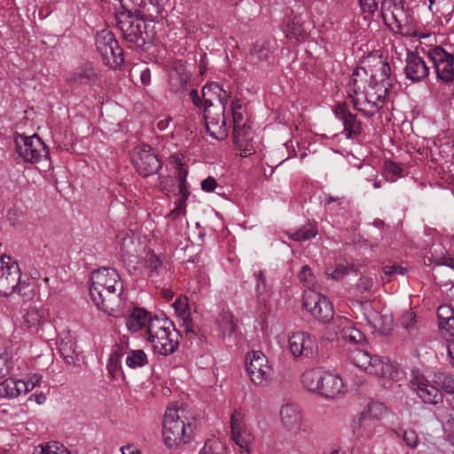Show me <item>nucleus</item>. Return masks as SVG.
I'll return each instance as SVG.
<instances>
[{
    "instance_id": "nucleus-1",
    "label": "nucleus",
    "mask_w": 454,
    "mask_h": 454,
    "mask_svg": "<svg viewBox=\"0 0 454 454\" xmlns=\"http://www.w3.org/2000/svg\"><path fill=\"white\" fill-rule=\"evenodd\" d=\"M90 280L94 304L109 316H115L126 301L119 273L113 268L102 267L91 272Z\"/></svg>"
},
{
    "instance_id": "nucleus-2",
    "label": "nucleus",
    "mask_w": 454,
    "mask_h": 454,
    "mask_svg": "<svg viewBox=\"0 0 454 454\" xmlns=\"http://www.w3.org/2000/svg\"><path fill=\"white\" fill-rule=\"evenodd\" d=\"M194 427L184 416L182 407L167 408L163 419L162 436L165 445L176 449L188 443L193 434Z\"/></svg>"
},
{
    "instance_id": "nucleus-3",
    "label": "nucleus",
    "mask_w": 454,
    "mask_h": 454,
    "mask_svg": "<svg viewBox=\"0 0 454 454\" xmlns=\"http://www.w3.org/2000/svg\"><path fill=\"white\" fill-rule=\"evenodd\" d=\"M14 293L25 300L32 299L35 294L30 283L21 280L18 262L9 255H3L0 257V295L9 296Z\"/></svg>"
},
{
    "instance_id": "nucleus-4",
    "label": "nucleus",
    "mask_w": 454,
    "mask_h": 454,
    "mask_svg": "<svg viewBox=\"0 0 454 454\" xmlns=\"http://www.w3.org/2000/svg\"><path fill=\"white\" fill-rule=\"evenodd\" d=\"M145 339L153 350L162 356L173 354L179 345V334L173 324L164 317H154L145 331Z\"/></svg>"
},
{
    "instance_id": "nucleus-5",
    "label": "nucleus",
    "mask_w": 454,
    "mask_h": 454,
    "mask_svg": "<svg viewBox=\"0 0 454 454\" xmlns=\"http://www.w3.org/2000/svg\"><path fill=\"white\" fill-rule=\"evenodd\" d=\"M368 73L364 67L354 69L347 85V93L352 99L356 111L367 117H372L379 112V106L375 101H371L366 93Z\"/></svg>"
},
{
    "instance_id": "nucleus-6",
    "label": "nucleus",
    "mask_w": 454,
    "mask_h": 454,
    "mask_svg": "<svg viewBox=\"0 0 454 454\" xmlns=\"http://www.w3.org/2000/svg\"><path fill=\"white\" fill-rule=\"evenodd\" d=\"M145 20L150 19L141 17L138 12H136V8L129 4L116 14L117 27L123 37L127 42L137 47H142L145 43L143 35Z\"/></svg>"
},
{
    "instance_id": "nucleus-7",
    "label": "nucleus",
    "mask_w": 454,
    "mask_h": 454,
    "mask_svg": "<svg viewBox=\"0 0 454 454\" xmlns=\"http://www.w3.org/2000/svg\"><path fill=\"white\" fill-rule=\"evenodd\" d=\"M15 144L19 157L26 162L36 164L48 161L50 158L47 146L36 134L32 136L17 134Z\"/></svg>"
},
{
    "instance_id": "nucleus-8",
    "label": "nucleus",
    "mask_w": 454,
    "mask_h": 454,
    "mask_svg": "<svg viewBox=\"0 0 454 454\" xmlns=\"http://www.w3.org/2000/svg\"><path fill=\"white\" fill-rule=\"evenodd\" d=\"M380 11L385 24L394 33L404 34V29L412 23L404 0H384Z\"/></svg>"
},
{
    "instance_id": "nucleus-9",
    "label": "nucleus",
    "mask_w": 454,
    "mask_h": 454,
    "mask_svg": "<svg viewBox=\"0 0 454 454\" xmlns=\"http://www.w3.org/2000/svg\"><path fill=\"white\" fill-rule=\"evenodd\" d=\"M287 350L295 359H312L318 354V341L317 337L309 332L294 331L288 333Z\"/></svg>"
},
{
    "instance_id": "nucleus-10",
    "label": "nucleus",
    "mask_w": 454,
    "mask_h": 454,
    "mask_svg": "<svg viewBox=\"0 0 454 454\" xmlns=\"http://www.w3.org/2000/svg\"><path fill=\"white\" fill-rule=\"evenodd\" d=\"M247 371L251 381L259 387H267L273 380L274 371L267 356L260 350L247 355Z\"/></svg>"
},
{
    "instance_id": "nucleus-11",
    "label": "nucleus",
    "mask_w": 454,
    "mask_h": 454,
    "mask_svg": "<svg viewBox=\"0 0 454 454\" xmlns=\"http://www.w3.org/2000/svg\"><path fill=\"white\" fill-rule=\"evenodd\" d=\"M95 43L106 66L115 69L123 64V51L112 32L102 30L98 33Z\"/></svg>"
},
{
    "instance_id": "nucleus-12",
    "label": "nucleus",
    "mask_w": 454,
    "mask_h": 454,
    "mask_svg": "<svg viewBox=\"0 0 454 454\" xmlns=\"http://www.w3.org/2000/svg\"><path fill=\"white\" fill-rule=\"evenodd\" d=\"M303 307L317 321L326 324L334 320V310L328 298L315 290H307L303 294Z\"/></svg>"
},
{
    "instance_id": "nucleus-13",
    "label": "nucleus",
    "mask_w": 454,
    "mask_h": 454,
    "mask_svg": "<svg viewBox=\"0 0 454 454\" xmlns=\"http://www.w3.org/2000/svg\"><path fill=\"white\" fill-rule=\"evenodd\" d=\"M40 374H27L23 378L9 377L0 382V398L13 399L32 391L42 382Z\"/></svg>"
},
{
    "instance_id": "nucleus-14",
    "label": "nucleus",
    "mask_w": 454,
    "mask_h": 454,
    "mask_svg": "<svg viewBox=\"0 0 454 454\" xmlns=\"http://www.w3.org/2000/svg\"><path fill=\"white\" fill-rule=\"evenodd\" d=\"M226 106H206L204 109V118L207 133L212 137L223 140L228 136L229 129L231 128V120L225 115Z\"/></svg>"
},
{
    "instance_id": "nucleus-15",
    "label": "nucleus",
    "mask_w": 454,
    "mask_h": 454,
    "mask_svg": "<svg viewBox=\"0 0 454 454\" xmlns=\"http://www.w3.org/2000/svg\"><path fill=\"white\" fill-rule=\"evenodd\" d=\"M426 55L434 65L437 79L449 83L454 82V55L442 46L429 48Z\"/></svg>"
},
{
    "instance_id": "nucleus-16",
    "label": "nucleus",
    "mask_w": 454,
    "mask_h": 454,
    "mask_svg": "<svg viewBox=\"0 0 454 454\" xmlns=\"http://www.w3.org/2000/svg\"><path fill=\"white\" fill-rule=\"evenodd\" d=\"M131 158L137 171L144 177L158 173L162 166L152 147L146 145L134 148Z\"/></svg>"
},
{
    "instance_id": "nucleus-17",
    "label": "nucleus",
    "mask_w": 454,
    "mask_h": 454,
    "mask_svg": "<svg viewBox=\"0 0 454 454\" xmlns=\"http://www.w3.org/2000/svg\"><path fill=\"white\" fill-rule=\"evenodd\" d=\"M349 358L356 367L368 374L385 377L390 369V365L385 363L381 357L371 356L369 352L361 348H355L351 351Z\"/></svg>"
},
{
    "instance_id": "nucleus-18",
    "label": "nucleus",
    "mask_w": 454,
    "mask_h": 454,
    "mask_svg": "<svg viewBox=\"0 0 454 454\" xmlns=\"http://www.w3.org/2000/svg\"><path fill=\"white\" fill-rule=\"evenodd\" d=\"M418 397L426 404L437 405L443 401V395L427 378L419 372H412L411 380Z\"/></svg>"
},
{
    "instance_id": "nucleus-19",
    "label": "nucleus",
    "mask_w": 454,
    "mask_h": 454,
    "mask_svg": "<svg viewBox=\"0 0 454 454\" xmlns=\"http://www.w3.org/2000/svg\"><path fill=\"white\" fill-rule=\"evenodd\" d=\"M231 439L240 449L249 451L254 442L251 430L246 424L245 414L235 410L231 417Z\"/></svg>"
},
{
    "instance_id": "nucleus-20",
    "label": "nucleus",
    "mask_w": 454,
    "mask_h": 454,
    "mask_svg": "<svg viewBox=\"0 0 454 454\" xmlns=\"http://www.w3.org/2000/svg\"><path fill=\"white\" fill-rule=\"evenodd\" d=\"M191 74L184 63L182 60L174 61L168 70V90L174 94L183 95L187 90Z\"/></svg>"
},
{
    "instance_id": "nucleus-21",
    "label": "nucleus",
    "mask_w": 454,
    "mask_h": 454,
    "mask_svg": "<svg viewBox=\"0 0 454 454\" xmlns=\"http://www.w3.org/2000/svg\"><path fill=\"white\" fill-rule=\"evenodd\" d=\"M333 330L349 344L363 346L366 343L365 335L346 317H336L333 322Z\"/></svg>"
},
{
    "instance_id": "nucleus-22",
    "label": "nucleus",
    "mask_w": 454,
    "mask_h": 454,
    "mask_svg": "<svg viewBox=\"0 0 454 454\" xmlns=\"http://www.w3.org/2000/svg\"><path fill=\"white\" fill-rule=\"evenodd\" d=\"M429 67L418 52L408 51L405 59L404 74L412 82H419L429 75Z\"/></svg>"
},
{
    "instance_id": "nucleus-23",
    "label": "nucleus",
    "mask_w": 454,
    "mask_h": 454,
    "mask_svg": "<svg viewBox=\"0 0 454 454\" xmlns=\"http://www.w3.org/2000/svg\"><path fill=\"white\" fill-rule=\"evenodd\" d=\"M368 82L389 90L393 82L389 63L381 55L374 58Z\"/></svg>"
},
{
    "instance_id": "nucleus-24",
    "label": "nucleus",
    "mask_w": 454,
    "mask_h": 454,
    "mask_svg": "<svg viewBox=\"0 0 454 454\" xmlns=\"http://www.w3.org/2000/svg\"><path fill=\"white\" fill-rule=\"evenodd\" d=\"M153 318L154 317H152L151 313L145 309L134 308L125 318L126 327L131 333L142 332L145 337V331Z\"/></svg>"
},
{
    "instance_id": "nucleus-25",
    "label": "nucleus",
    "mask_w": 454,
    "mask_h": 454,
    "mask_svg": "<svg viewBox=\"0 0 454 454\" xmlns=\"http://www.w3.org/2000/svg\"><path fill=\"white\" fill-rule=\"evenodd\" d=\"M302 419L301 409L296 403H286L280 409V420L287 431L299 432L302 425Z\"/></svg>"
},
{
    "instance_id": "nucleus-26",
    "label": "nucleus",
    "mask_w": 454,
    "mask_h": 454,
    "mask_svg": "<svg viewBox=\"0 0 454 454\" xmlns=\"http://www.w3.org/2000/svg\"><path fill=\"white\" fill-rule=\"evenodd\" d=\"M231 124L233 129V136L239 138L247 135L251 129L249 120L246 110L243 108L239 100L236 99L231 102Z\"/></svg>"
},
{
    "instance_id": "nucleus-27",
    "label": "nucleus",
    "mask_w": 454,
    "mask_h": 454,
    "mask_svg": "<svg viewBox=\"0 0 454 454\" xmlns=\"http://www.w3.org/2000/svg\"><path fill=\"white\" fill-rule=\"evenodd\" d=\"M203 106L212 107L213 106H226L230 98L227 92L218 82H210L202 89Z\"/></svg>"
},
{
    "instance_id": "nucleus-28",
    "label": "nucleus",
    "mask_w": 454,
    "mask_h": 454,
    "mask_svg": "<svg viewBox=\"0 0 454 454\" xmlns=\"http://www.w3.org/2000/svg\"><path fill=\"white\" fill-rule=\"evenodd\" d=\"M346 390V386L340 375L328 371L318 395L326 399H334L342 396Z\"/></svg>"
},
{
    "instance_id": "nucleus-29",
    "label": "nucleus",
    "mask_w": 454,
    "mask_h": 454,
    "mask_svg": "<svg viewBox=\"0 0 454 454\" xmlns=\"http://www.w3.org/2000/svg\"><path fill=\"white\" fill-rule=\"evenodd\" d=\"M334 114L337 118L342 121L346 137L351 138L353 136H357L362 132V123L357 121L356 116L346 110L345 104L339 105Z\"/></svg>"
},
{
    "instance_id": "nucleus-30",
    "label": "nucleus",
    "mask_w": 454,
    "mask_h": 454,
    "mask_svg": "<svg viewBox=\"0 0 454 454\" xmlns=\"http://www.w3.org/2000/svg\"><path fill=\"white\" fill-rule=\"evenodd\" d=\"M128 340H120L119 342L115 343L111 349L109 359L107 362L108 373L114 377L116 373L121 369V359L129 350Z\"/></svg>"
},
{
    "instance_id": "nucleus-31",
    "label": "nucleus",
    "mask_w": 454,
    "mask_h": 454,
    "mask_svg": "<svg viewBox=\"0 0 454 454\" xmlns=\"http://www.w3.org/2000/svg\"><path fill=\"white\" fill-rule=\"evenodd\" d=\"M166 0H137L133 7L143 18L154 20L164 11Z\"/></svg>"
},
{
    "instance_id": "nucleus-32",
    "label": "nucleus",
    "mask_w": 454,
    "mask_h": 454,
    "mask_svg": "<svg viewBox=\"0 0 454 454\" xmlns=\"http://www.w3.org/2000/svg\"><path fill=\"white\" fill-rule=\"evenodd\" d=\"M434 416L442 427L445 440L450 446L454 447V414L450 413L445 407L439 406L434 410Z\"/></svg>"
},
{
    "instance_id": "nucleus-33",
    "label": "nucleus",
    "mask_w": 454,
    "mask_h": 454,
    "mask_svg": "<svg viewBox=\"0 0 454 454\" xmlns=\"http://www.w3.org/2000/svg\"><path fill=\"white\" fill-rule=\"evenodd\" d=\"M380 424L361 413L354 422L353 433L358 439L369 440L375 434Z\"/></svg>"
},
{
    "instance_id": "nucleus-34",
    "label": "nucleus",
    "mask_w": 454,
    "mask_h": 454,
    "mask_svg": "<svg viewBox=\"0 0 454 454\" xmlns=\"http://www.w3.org/2000/svg\"><path fill=\"white\" fill-rule=\"evenodd\" d=\"M98 81V75L95 70L86 66L76 70L69 78V83L74 88L82 86H92Z\"/></svg>"
},
{
    "instance_id": "nucleus-35",
    "label": "nucleus",
    "mask_w": 454,
    "mask_h": 454,
    "mask_svg": "<svg viewBox=\"0 0 454 454\" xmlns=\"http://www.w3.org/2000/svg\"><path fill=\"white\" fill-rule=\"evenodd\" d=\"M120 248L123 259H129L138 255L142 245L133 233L126 232L121 237Z\"/></svg>"
},
{
    "instance_id": "nucleus-36",
    "label": "nucleus",
    "mask_w": 454,
    "mask_h": 454,
    "mask_svg": "<svg viewBox=\"0 0 454 454\" xmlns=\"http://www.w3.org/2000/svg\"><path fill=\"white\" fill-rule=\"evenodd\" d=\"M324 368L316 367L306 370L301 375V383L304 389L313 394L318 395L320 390L318 382L323 380L322 377Z\"/></svg>"
},
{
    "instance_id": "nucleus-37",
    "label": "nucleus",
    "mask_w": 454,
    "mask_h": 454,
    "mask_svg": "<svg viewBox=\"0 0 454 454\" xmlns=\"http://www.w3.org/2000/svg\"><path fill=\"white\" fill-rule=\"evenodd\" d=\"M44 323L45 316L37 308L30 307L23 315V325L32 333H38Z\"/></svg>"
},
{
    "instance_id": "nucleus-38",
    "label": "nucleus",
    "mask_w": 454,
    "mask_h": 454,
    "mask_svg": "<svg viewBox=\"0 0 454 454\" xmlns=\"http://www.w3.org/2000/svg\"><path fill=\"white\" fill-rule=\"evenodd\" d=\"M164 260L161 255L156 254L153 251H149L145 259V268L149 271V277L154 278L160 276L164 270Z\"/></svg>"
},
{
    "instance_id": "nucleus-39",
    "label": "nucleus",
    "mask_w": 454,
    "mask_h": 454,
    "mask_svg": "<svg viewBox=\"0 0 454 454\" xmlns=\"http://www.w3.org/2000/svg\"><path fill=\"white\" fill-rule=\"evenodd\" d=\"M318 233L317 223H309L301 228L288 233L289 238L294 241H307L315 238Z\"/></svg>"
},
{
    "instance_id": "nucleus-40",
    "label": "nucleus",
    "mask_w": 454,
    "mask_h": 454,
    "mask_svg": "<svg viewBox=\"0 0 454 454\" xmlns=\"http://www.w3.org/2000/svg\"><path fill=\"white\" fill-rule=\"evenodd\" d=\"M216 325L218 331L223 337L231 335L236 327L233 315L230 312L220 313L216 319Z\"/></svg>"
},
{
    "instance_id": "nucleus-41",
    "label": "nucleus",
    "mask_w": 454,
    "mask_h": 454,
    "mask_svg": "<svg viewBox=\"0 0 454 454\" xmlns=\"http://www.w3.org/2000/svg\"><path fill=\"white\" fill-rule=\"evenodd\" d=\"M126 354L125 363L130 369L141 368L148 363L147 356L142 349L128 350Z\"/></svg>"
},
{
    "instance_id": "nucleus-42",
    "label": "nucleus",
    "mask_w": 454,
    "mask_h": 454,
    "mask_svg": "<svg viewBox=\"0 0 454 454\" xmlns=\"http://www.w3.org/2000/svg\"><path fill=\"white\" fill-rule=\"evenodd\" d=\"M176 315L184 321L186 331H190L191 320L189 318V304L186 297H179L173 303Z\"/></svg>"
},
{
    "instance_id": "nucleus-43",
    "label": "nucleus",
    "mask_w": 454,
    "mask_h": 454,
    "mask_svg": "<svg viewBox=\"0 0 454 454\" xmlns=\"http://www.w3.org/2000/svg\"><path fill=\"white\" fill-rule=\"evenodd\" d=\"M387 90H388L371 82H367L366 83L367 97L370 98L371 101H375V104L379 106V110L383 106Z\"/></svg>"
},
{
    "instance_id": "nucleus-44",
    "label": "nucleus",
    "mask_w": 454,
    "mask_h": 454,
    "mask_svg": "<svg viewBox=\"0 0 454 454\" xmlns=\"http://www.w3.org/2000/svg\"><path fill=\"white\" fill-rule=\"evenodd\" d=\"M433 380L435 384L440 386L447 395L454 393V376L443 372H436L434 374Z\"/></svg>"
},
{
    "instance_id": "nucleus-45",
    "label": "nucleus",
    "mask_w": 454,
    "mask_h": 454,
    "mask_svg": "<svg viewBox=\"0 0 454 454\" xmlns=\"http://www.w3.org/2000/svg\"><path fill=\"white\" fill-rule=\"evenodd\" d=\"M387 411V409L382 403L375 402L370 403L366 411L362 413L380 424V421L386 416Z\"/></svg>"
},
{
    "instance_id": "nucleus-46",
    "label": "nucleus",
    "mask_w": 454,
    "mask_h": 454,
    "mask_svg": "<svg viewBox=\"0 0 454 454\" xmlns=\"http://www.w3.org/2000/svg\"><path fill=\"white\" fill-rule=\"evenodd\" d=\"M59 352L65 360V363L68 365H74L77 360L75 355L74 343L72 340L64 341L61 340L59 345Z\"/></svg>"
},
{
    "instance_id": "nucleus-47",
    "label": "nucleus",
    "mask_w": 454,
    "mask_h": 454,
    "mask_svg": "<svg viewBox=\"0 0 454 454\" xmlns=\"http://www.w3.org/2000/svg\"><path fill=\"white\" fill-rule=\"evenodd\" d=\"M179 193L181 195V199L177 200L176 205L174 209L171 210L170 215L176 216L179 214H184L185 208V200L189 197L188 192V184L187 182H181L178 184Z\"/></svg>"
},
{
    "instance_id": "nucleus-48",
    "label": "nucleus",
    "mask_w": 454,
    "mask_h": 454,
    "mask_svg": "<svg viewBox=\"0 0 454 454\" xmlns=\"http://www.w3.org/2000/svg\"><path fill=\"white\" fill-rule=\"evenodd\" d=\"M14 367V358L12 353L0 350V378L9 374Z\"/></svg>"
},
{
    "instance_id": "nucleus-49",
    "label": "nucleus",
    "mask_w": 454,
    "mask_h": 454,
    "mask_svg": "<svg viewBox=\"0 0 454 454\" xmlns=\"http://www.w3.org/2000/svg\"><path fill=\"white\" fill-rule=\"evenodd\" d=\"M358 4L364 18L367 20L378 12L380 0H358Z\"/></svg>"
},
{
    "instance_id": "nucleus-50",
    "label": "nucleus",
    "mask_w": 454,
    "mask_h": 454,
    "mask_svg": "<svg viewBox=\"0 0 454 454\" xmlns=\"http://www.w3.org/2000/svg\"><path fill=\"white\" fill-rule=\"evenodd\" d=\"M349 270L347 262H340L327 268L326 275L333 280H340L349 273Z\"/></svg>"
},
{
    "instance_id": "nucleus-51",
    "label": "nucleus",
    "mask_w": 454,
    "mask_h": 454,
    "mask_svg": "<svg viewBox=\"0 0 454 454\" xmlns=\"http://www.w3.org/2000/svg\"><path fill=\"white\" fill-rule=\"evenodd\" d=\"M251 53L259 60H268L271 55L270 43L267 42H256L253 45Z\"/></svg>"
},
{
    "instance_id": "nucleus-52",
    "label": "nucleus",
    "mask_w": 454,
    "mask_h": 454,
    "mask_svg": "<svg viewBox=\"0 0 454 454\" xmlns=\"http://www.w3.org/2000/svg\"><path fill=\"white\" fill-rule=\"evenodd\" d=\"M39 448L40 450H36L34 454H70L67 449L55 442L42 444Z\"/></svg>"
},
{
    "instance_id": "nucleus-53",
    "label": "nucleus",
    "mask_w": 454,
    "mask_h": 454,
    "mask_svg": "<svg viewBox=\"0 0 454 454\" xmlns=\"http://www.w3.org/2000/svg\"><path fill=\"white\" fill-rule=\"evenodd\" d=\"M300 281L308 287V290H313L312 287L316 285V278L311 270V269L308 265L302 266L299 274H298Z\"/></svg>"
},
{
    "instance_id": "nucleus-54",
    "label": "nucleus",
    "mask_w": 454,
    "mask_h": 454,
    "mask_svg": "<svg viewBox=\"0 0 454 454\" xmlns=\"http://www.w3.org/2000/svg\"><path fill=\"white\" fill-rule=\"evenodd\" d=\"M286 37L289 39H294L296 41H301L304 39V29L298 22H291L287 25L286 30Z\"/></svg>"
},
{
    "instance_id": "nucleus-55",
    "label": "nucleus",
    "mask_w": 454,
    "mask_h": 454,
    "mask_svg": "<svg viewBox=\"0 0 454 454\" xmlns=\"http://www.w3.org/2000/svg\"><path fill=\"white\" fill-rule=\"evenodd\" d=\"M223 445L221 442L208 440L199 454H223Z\"/></svg>"
},
{
    "instance_id": "nucleus-56",
    "label": "nucleus",
    "mask_w": 454,
    "mask_h": 454,
    "mask_svg": "<svg viewBox=\"0 0 454 454\" xmlns=\"http://www.w3.org/2000/svg\"><path fill=\"white\" fill-rule=\"evenodd\" d=\"M401 325L408 331H412L416 325V315L414 312L407 311L400 318Z\"/></svg>"
},
{
    "instance_id": "nucleus-57",
    "label": "nucleus",
    "mask_w": 454,
    "mask_h": 454,
    "mask_svg": "<svg viewBox=\"0 0 454 454\" xmlns=\"http://www.w3.org/2000/svg\"><path fill=\"white\" fill-rule=\"evenodd\" d=\"M403 440L411 449H415L419 444V437L415 430L406 429L403 434Z\"/></svg>"
},
{
    "instance_id": "nucleus-58",
    "label": "nucleus",
    "mask_w": 454,
    "mask_h": 454,
    "mask_svg": "<svg viewBox=\"0 0 454 454\" xmlns=\"http://www.w3.org/2000/svg\"><path fill=\"white\" fill-rule=\"evenodd\" d=\"M437 317L439 319V325L443 321H448L450 318H454V310L450 305H441L437 309Z\"/></svg>"
},
{
    "instance_id": "nucleus-59",
    "label": "nucleus",
    "mask_w": 454,
    "mask_h": 454,
    "mask_svg": "<svg viewBox=\"0 0 454 454\" xmlns=\"http://www.w3.org/2000/svg\"><path fill=\"white\" fill-rule=\"evenodd\" d=\"M385 169L389 173L396 176H401L403 174V168L398 163L388 160L385 162Z\"/></svg>"
},
{
    "instance_id": "nucleus-60",
    "label": "nucleus",
    "mask_w": 454,
    "mask_h": 454,
    "mask_svg": "<svg viewBox=\"0 0 454 454\" xmlns=\"http://www.w3.org/2000/svg\"><path fill=\"white\" fill-rule=\"evenodd\" d=\"M216 186L217 182L215 178L213 176H208L205 178L200 184L201 190L206 192H213L216 188Z\"/></svg>"
},
{
    "instance_id": "nucleus-61",
    "label": "nucleus",
    "mask_w": 454,
    "mask_h": 454,
    "mask_svg": "<svg viewBox=\"0 0 454 454\" xmlns=\"http://www.w3.org/2000/svg\"><path fill=\"white\" fill-rule=\"evenodd\" d=\"M383 271L385 275H404L406 273L405 268L400 266V265H387L383 268Z\"/></svg>"
},
{
    "instance_id": "nucleus-62",
    "label": "nucleus",
    "mask_w": 454,
    "mask_h": 454,
    "mask_svg": "<svg viewBox=\"0 0 454 454\" xmlns=\"http://www.w3.org/2000/svg\"><path fill=\"white\" fill-rule=\"evenodd\" d=\"M442 331L449 334L448 338H454V317L439 325Z\"/></svg>"
},
{
    "instance_id": "nucleus-63",
    "label": "nucleus",
    "mask_w": 454,
    "mask_h": 454,
    "mask_svg": "<svg viewBox=\"0 0 454 454\" xmlns=\"http://www.w3.org/2000/svg\"><path fill=\"white\" fill-rule=\"evenodd\" d=\"M445 340H446L448 356L450 359L451 365L454 367V337L447 338V336H445Z\"/></svg>"
},
{
    "instance_id": "nucleus-64",
    "label": "nucleus",
    "mask_w": 454,
    "mask_h": 454,
    "mask_svg": "<svg viewBox=\"0 0 454 454\" xmlns=\"http://www.w3.org/2000/svg\"><path fill=\"white\" fill-rule=\"evenodd\" d=\"M140 82L144 86H148L151 83V71L148 67H144L140 71Z\"/></svg>"
}]
</instances>
